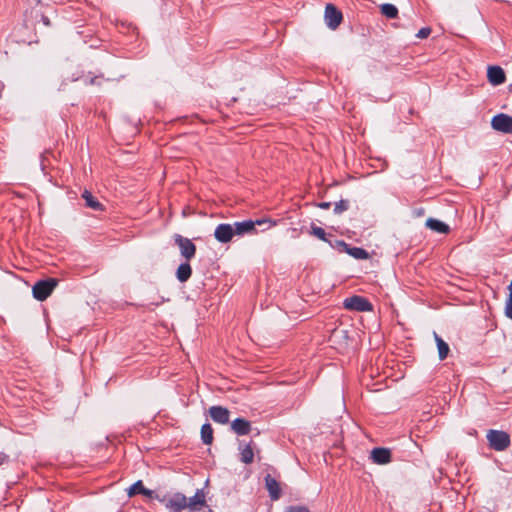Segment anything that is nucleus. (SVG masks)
<instances>
[{
	"instance_id": "nucleus-8",
	"label": "nucleus",
	"mask_w": 512,
	"mask_h": 512,
	"mask_svg": "<svg viewBox=\"0 0 512 512\" xmlns=\"http://www.w3.org/2000/svg\"><path fill=\"white\" fill-rule=\"evenodd\" d=\"M214 237L218 242L223 243V244L230 242L234 237V233H233L231 224H229V223L219 224L215 228Z\"/></svg>"
},
{
	"instance_id": "nucleus-27",
	"label": "nucleus",
	"mask_w": 512,
	"mask_h": 512,
	"mask_svg": "<svg viewBox=\"0 0 512 512\" xmlns=\"http://www.w3.org/2000/svg\"><path fill=\"white\" fill-rule=\"evenodd\" d=\"M349 207V202L347 200H340L339 202L335 203L334 212L336 214H340L344 211H346Z\"/></svg>"
},
{
	"instance_id": "nucleus-31",
	"label": "nucleus",
	"mask_w": 512,
	"mask_h": 512,
	"mask_svg": "<svg viewBox=\"0 0 512 512\" xmlns=\"http://www.w3.org/2000/svg\"><path fill=\"white\" fill-rule=\"evenodd\" d=\"M42 21H43L44 25H46V26L50 25V20L47 16L42 15Z\"/></svg>"
},
{
	"instance_id": "nucleus-33",
	"label": "nucleus",
	"mask_w": 512,
	"mask_h": 512,
	"mask_svg": "<svg viewBox=\"0 0 512 512\" xmlns=\"http://www.w3.org/2000/svg\"><path fill=\"white\" fill-rule=\"evenodd\" d=\"M95 80H96V78H91V79H90V84H94V83H95Z\"/></svg>"
},
{
	"instance_id": "nucleus-2",
	"label": "nucleus",
	"mask_w": 512,
	"mask_h": 512,
	"mask_svg": "<svg viewBox=\"0 0 512 512\" xmlns=\"http://www.w3.org/2000/svg\"><path fill=\"white\" fill-rule=\"evenodd\" d=\"M58 285V280L55 278H48L36 282L32 288V293L35 299L39 301L46 300L53 290Z\"/></svg>"
},
{
	"instance_id": "nucleus-23",
	"label": "nucleus",
	"mask_w": 512,
	"mask_h": 512,
	"mask_svg": "<svg viewBox=\"0 0 512 512\" xmlns=\"http://www.w3.org/2000/svg\"><path fill=\"white\" fill-rule=\"evenodd\" d=\"M381 13L388 19H395L398 16V9L395 5L385 3L380 6Z\"/></svg>"
},
{
	"instance_id": "nucleus-16",
	"label": "nucleus",
	"mask_w": 512,
	"mask_h": 512,
	"mask_svg": "<svg viewBox=\"0 0 512 512\" xmlns=\"http://www.w3.org/2000/svg\"><path fill=\"white\" fill-rule=\"evenodd\" d=\"M205 505V496L201 490H197L195 495L187 498V506L190 511H196L199 507Z\"/></svg>"
},
{
	"instance_id": "nucleus-12",
	"label": "nucleus",
	"mask_w": 512,
	"mask_h": 512,
	"mask_svg": "<svg viewBox=\"0 0 512 512\" xmlns=\"http://www.w3.org/2000/svg\"><path fill=\"white\" fill-rule=\"evenodd\" d=\"M487 77H488L489 82L495 86L504 83L506 80L505 72L499 66L488 67Z\"/></svg>"
},
{
	"instance_id": "nucleus-21",
	"label": "nucleus",
	"mask_w": 512,
	"mask_h": 512,
	"mask_svg": "<svg viewBox=\"0 0 512 512\" xmlns=\"http://www.w3.org/2000/svg\"><path fill=\"white\" fill-rule=\"evenodd\" d=\"M82 198L85 200L87 207L96 211L102 210V204L88 190L83 192Z\"/></svg>"
},
{
	"instance_id": "nucleus-5",
	"label": "nucleus",
	"mask_w": 512,
	"mask_h": 512,
	"mask_svg": "<svg viewBox=\"0 0 512 512\" xmlns=\"http://www.w3.org/2000/svg\"><path fill=\"white\" fill-rule=\"evenodd\" d=\"M174 241L179 247L181 255L186 259V261H190L196 254V246L189 239L180 234L174 235Z\"/></svg>"
},
{
	"instance_id": "nucleus-7",
	"label": "nucleus",
	"mask_w": 512,
	"mask_h": 512,
	"mask_svg": "<svg viewBox=\"0 0 512 512\" xmlns=\"http://www.w3.org/2000/svg\"><path fill=\"white\" fill-rule=\"evenodd\" d=\"M325 23L330 29H336L342 22V13L333 4L325 7Z\"/></svg>"
},
{
	"instance_id": "nucleus-15",
	"label": "nucleus",
	"mask_w": 512,
	"mask_h": 512,
	"mask_svg": "<svg viewBox=\"0 0 512 512\" xmlns=\"http://www.w3.org/2000/svg\"><path fill=\"white\" fill-rule=\"evenodd\" d=\"M231 429L237 435H247L251 431V423L244 418H237L231 423Z\"/></svg>"
},
{
	"instance_id": "nucleus-6",
	"label": "nucleus",
	"mask_w": 512,
	"mask_h": 512,
	"mask_svg": "<svg viewBox=\"0 0 512 512\" xmlns=\"http://www.w3.org/2000/svg\"><path fill=\"white\" fill-rule=\"evenodd\" d=\"M491 126L496 131L510 134L512 133V117L504 113L497 114L492 118Z\"/></svg>"
},
{
	"instance_id": "nucleus-11",
	"label": "nucleus",
	"mask_w": 512,
	"mask_h": 512,
	"mask_svg": "<svg viewBox=\"0 0 512 512\" xmlns=\"http://www.w3.org/2000/svg\"><path fill=\"white\" fill-rule=\"evenodd\" d=\"M370 457L374 463L384 465L391 461V451L387 448H374Z\"/></svg>"
},
{
	"instance_id": "nucleus-19",
	"label": "nucleus",
	"mask_w": 512,
	"mask_h": 512,
	"mask_svg": "<svg viewBox=\"0 0 512 512\" xmlns=\"http://www.w3.org/2000/svg\"><path fill=\"white\" fill-rule=\"evenodd\" d=\"M192 274V268L188 261L178 266L176 271V277L180 282H186Z\"/></svg>"
},
{
	"instance_id": "nucleus-29",
	"label": "nucleus",
	"mask_w": 512,
	"mask_h": 512,
	"mask_svg": "<svg viewBox=\"0 0 512 512\" xmlns=\"http://www.w3.org/2000/svg\"><path fill=\"white\" fill-rule=\"evenodd\" d=\"M286 512H310L306 507L303 506H291Z\"/></svg>"
},
{
	"instance_id": "nucleus-17",
	"label": "nucleus",
	"mask_w": 512,
	"mask_h": 512,
	"mask_svg": "<svg viewBox=\"0 0 512 512\" xmlns=\"http://www.w3.org/2000/svg\"><path fill=\"white\" fill-rule=\"evenodd\" d=\"M426 226L429 229L442 234H446L450 230L447 224L434 218H428L426 220Z\"/></svg>"
},
{
	"instance_id": "nucleus-3",
	"label": "nucleus",
	"mask_w": 512,
	"mask_h": 512,
	"mask_svg": "<svg viewBox=\"0 0 512 512\" xmlns=\"http://www.w3.org/2000/svg\"><path fill=\"white\" fill-rule=\"evenodd\" d=\"M489 446L496 451H504L510 445V436L507 432L501 430H489L487 432Z\"/></svg>"
},
{
	"instance_id": "nucleus-4",
	"label": "nucleus",
	"mask_w": 512,
	"mask_h": 512,
	"mask_svg": "<svg viewBox=\"0 0 512 512\" xmlns=\"http://www.w3.org/2000/svg\"><path fill=\"white\" fill-rule=\"evenodd\" d=\"M343 306L347 310L367 312L372 310V304L364 297L354 295L346 298L343 302Z\"/></svg>"
},
{
	"instance_id": "nucleus-32",
	"label": "nucleus",
	"mask_w": 512,
	"mask_h": 512,
	"mask_svg": "<svg viewBox=\"0 0 512 512\" xmlns=\"http://www.w3.org/2000/svg\"><path fill=\"white\" fill-rule=\"evenodd\" d=\"M5 459H6V455H5V454H3V453H0V465H2V464H3V462L5 461Z\"/></svg>"
},
{
	"instance_id": "nucleus-18",
	"label": "nucleus",
	"mask_w": 512,
	"mask_h": 512,
	"mask_svg": "<svg viewBox=\"0 0 512 512\" xmlns=\"http://www.w3.org/2000/svg\"><path fill=\"white\" fill-rule=\"evenodd\" d=\"M127 493L129 497H133L137 494H143L145 496L151 497L153 492L151 490L146 489L142 481L138 480L128 488Z\"/></svg>"
},
{
	"instance_id": "nucleus-26",
	"label": "nucleus",
	"mask_w": 512,
	"mask_h": 512,
	"mask_svg": "<svg viewBox=\"0 0 512 512\" xmlns=\"http://www.w3.org/2000/svg\"><path fill=\"white\" fill-rule=\"evenodd\" d=\"M311 234L315 237L319 238L320 240L326 241V233L325 230L318 226H312L311 227Z\"/></svg>"
},
{
	"instance_id": "nucleus-20",
	"label": "nucleus",
	"mask_w": 512,
	"mask_h": 512,
	"mask_svg": "<svg viewBox=\"0 0 512 512\" xmlns=\"http://www.w3.org/2000/svg\"><path fill=\"white\" fill-rule=\"evenodd\" d=\"M240 459L245 464H250L254 460L253 443L250 442L241 448Z\"/></svg>"
},
{
	"instance_id": "nucleus-13",
	"label": "nucleus",
	"mask_w": 512,
	"mask_h": 512,
	"mask_svg": "<svg viewBox=\"0 0 512 512\" xmlns=\"http://www.w3.org/2000/svg\"><path fill=\"white\" fill-rule=\"evenodd\" d=\"M337 245L341 248H343V251L348 253L350 256H352L355 259H367L369 257L368 252L360 247H350L348 244H346L344 241H337Z\"/></svg>"
},
{
	"instance_id": "nucleus-1",
	"label": "nucleus",
	"mask_w": 512,
	"mask_h": 512,
	"mask_svg": "<svg viewBox=\"0 0 512 512\" xmlns=\"http://www.w3.org/2000/svg\"><path fill=\"white\" fill-rule=\"evenodd\" d=\"M269 224V227L276 225L275 221L270 219H259V220H245L241 222H234L231 224L234 236H244L245 234H253L256 233V226Z\"/></svg>"
},
{
	"instance_id": "nucleus-14",
	"label": "nucleus",
	"mask_w": 512,
	"mask_h": 512,
	"mask_svg": "<svg viewBox=\"0 0 512 512\" xmlns=\"http://www.w3.org/2000/svg\"><path fill=\"white\" fill-rule=\"evenodd\" d=\"M265 486L272 500H278L281 496L279 483L270 474L265 477Z\"/></svg>"
},
{
	"instance_id": "nucleus-30",
	"label": "nucleus",
	"mask_w": 512,
	"mask_h": 512,
	"mask_svg": "<svg viewBox=\"0 0 512 512\" xmlns=\"http://www.w3.org/2000/svg\"><path fill=\"white\" fill-rule=\"evenodd\" d=\"M321 209H328L331 206L330 202H321L317 205Z\"/></svg>"
},
{
	"instance_id": "nucleus-24",
	"label": "nucleus",
	"mask_w": 512,
	"mask_h": 512,
	"mask_svg": "<svg viewBox=\"0 0 512 512\" xmlns=\"http://www.w3.org/2000/svg\"><path fill=\"white\" fill-rule=\"evenodd\" d=\"M201 439L204 444H211L213 441V429L210 424L206 423L201 427Z\"/></svg>"
},
{
	"instance_id": "nucleus-22",
	"label": "nucleus",
	"mask_w": 512,
	"mask_h": 512,
	"mask_svg": "<svg viewBox=\"0 0 512 512\" xmlns=\"http://www.w3.org/2000/svg\"><path fill=\"white\" fill-rule=\"evenodd\" d=\"M434 338L438 348L439 359L444 360L448 356L449 346L438 334L434 333Z\"/></svg>"
},
{
	"instance_id": "nucleus-9",
	"label": "nucleus",
	"mask_w": 512,
	"mask_h": 512,
	"mask_svg": "<svg viewBox=\"0 0 512 512\" xmlns=\"http://www.w3.org/2000/svg\"><path fill=\"white\" fill-rule=\"evenodd\" d=\"M165 505L173 512H181L184 509H188L187 497L181 493H176L167 500Z\"/></svg>"
},
{
	"instance_id": "nucleus-10",
	"label": "nucleus",
	"mask_w": 512,
	"mask_h": 512,
	"mask_svg": "<svg viewBox=\"0 0 512 512\" xmlns=\"http://www.w3.org/2000/svg\"><path fill=\"white\" fill-rule=\"evenodd\" d=\"M209 414L214 422H217L220 424H227L230 420L229 410L222 406L210 407Z\"/></svg>"
},
{
	"instance_id": "nucleus-25",
	"label": "nucleus",
	"mask_w": 512,
	"mask_h": 512,
	"mask_svg": "<svg viewBox=\"0 0 512 512\" xmlns=\"http://www.w3.org/2000/svg\"><path fill=\"white\" fill-rule=\"evenodd\" d=\"M509 295L505 303V316L512 320V281L510 282L508 286Z\"/></svg>"
},
{
	"instance_id": "nucleus-28",
	"label": "nucleus",
	"mask_w": 512,
	"mask_h": 512,
	"mask_svg": "<svg viewBox=\"0 0 512 512\" xmlns=\"http://www.w3.org/2000/svg\"><path fill=\"white\" fill-rule=\"evenodd\" d=\"M431 33V28L429 27H424V28H421L418 33L416 34V36L420 39H424V38H427Z\"/></svg>"
}]
</instances>
